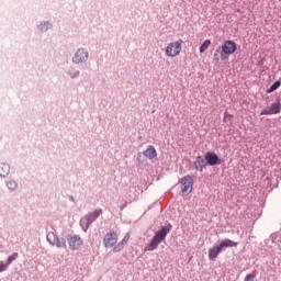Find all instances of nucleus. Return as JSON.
I'll return each instance as SVG.
<instances>
[{
	"mask_svg": "<svg viewBox=\"0 0 281 281\" xmlns=\"http://www.w3.org/2000/svg\"><path fill=\"white\" fill-rule=\"evenodd\" d=\"M117 233L115 232H110L106 233L105 236L103 237V245L108 249L113 247V252L119 254V251H122L124 247L128 244V240H131V234H126L124 238L117 244Z\"/></svg>",
	"mask_w": 281,
	"mask_h": 281,
	"instance_id": "f257e3e1",
	"label": "nucleus"
},
{
	"mask_svg": "<svg viewBox=\"0 0 281 281\" xmlns=\"http://www.w3.org/2000/svg\"><path fill=\"white\" fill-rule=\"evenodd\" d=\"M168 234H170V228L162 227L155 234L150 243L144 248V251H155L161 244V240H166Z\"/></svg>",
	"mask_w": 281,
	"mask_h": 281,
	"instance_id": "f03ea898",
	"label": "nucleus"
},
{
	"mask_svg": "<svg viewBox=\"0 0 281 281\" xmlns=\"http://www.w3.org/2000/svg\"><path fill=\"white\" fill-rule=\"evenodd\" d=\"M221 48V60H227V58L238 49L234 41H225Z\"/></svg>",
	"mask_w": 281,
	"mask_h": 281,
	"instance_id": "7ed1b4c3",
	"label": "nucleus"
},
{
	"mask_svg": "<svg viewBox=\"0 0 281 281\" xmlns=\"http://www.w3.org/2000/svg\"><path fill=\"white\" fill-rule=\"evenodd\" d=\"M183 49V47L181 46V40L180 41H176V42H170L166 49V56H168L169 58H177V56H179L181 54V50Z\"/></svg>",
	"mask_w": 281,
	"mask_h": 281,
	"instance_id": "20e7f679",
	"label": "nucleus"
},
{
	"mask_svg": "<svg viewBox=\"0 0 281 281\" xmlns=\"http://www.w3.org/2000/svg\"><path fill=\"white\" fill-rule=\"evenodd\" d=\"M180 189L182 194H190L192 192V188H194V179H192V176H184L180 179Z\"/></svg>",
	"mask_w": 281,
	"mask_h": 281,
	"instance_id": "39448f33",
	"label": "nucleus"
},
{
	"mask_svg": "<svg viewBox=\"0 0 281 281\" xmlns=\"http://www.w3.org/2000/svg\"><path fill=\"white\" fill-rule=\"evenodd\" d=\"M102 214V210H95L92 213H89L86 217L80 220L81 227H86V229H89V225L95 221Z\"/></svg>",
	"mask_w": 281,
	"mask_h": 281,
	"instance_id": "423d86ee",
	"label": "nucleus"
},
{
	"mask_svg": "<svg viewBox=\"0 0 281 281\" xmlns=\"http://www.w3.org/2000/svg\"><path fill=\"white\" fill-rule=\"evenodd\" d=\"M88 58L89 53L85 50V48H79L75 54V57L72 58V63H76V65H78L80 63H85Z\"/></svg>",
	"mask_w": 281,
	"mask_h": 281,
	"instance_id": "0eeeda50",
	"label": "nucleus"
},
{
	"mask_svg": "<svg viewBox=\"0 0 281 281\" xmlns=\"http://www.w3.org/2000/svg\"><path fill=\"white\" fill-rule=\"evenodd\" d=\"M47 240L50 245H56L58 248L67 247L65 239H58L54 233L47 234Z\"/></svg>",
	"mask_w": 281,
	"mask_h": 281,
	"instance_id": "6e6552de",
	"label": "nucleus"
},
{
	"mask_svg": "<svg viewBox=\"0 0 281 281\" xmlns=\"http://www.w3.org/2000/svg\"><path fill=\"white\" fill-rule=\"evenodd\" d=\"M67 240L70 249L72 250L78 249L82 245V238H80V236H70Z\"/></svg>",
	"mask_w": 281,
	"mask_h": 281,
	"instance_id": "1a4fd4ad",
	"label": "nucleus"
},
{
	"mask_svg": "<svg viewBox=\"0 0 281 281\" xmlns=\"http://www.w3.org/2000/svg\"><path fill=\"white\" fill-rule=\"evenodd\" d=\"M205 159H206L209 166H216V165L221 164L218 156L212 151L206 153Z\"/></svg>",
	"mask_w": 281,
	"mask_h": 281,
	"instance_id": "9d476101",
	"label": "nucleus"
},
{
	"mask_svg": "<svg viewBox=\"0 0 281 281\" xmlns=\"http://www.w3.org/2000/svg\"><path fill=\"white\" fill-rule=\"evenodd\" d=\"M220 249L223 251V249H227V247H238V243L232 240V239H224L217 245Z\"/></svg>",
	"mask_w": 281,
	"mask_h": 281,
	"instance_id": "9b49d317",
	"label": "nucleus"
},
{
	"mask_svg": "<svg viewBox=\"0 0 281 281\" xmlns=\"http://www.w3.org/2000/svg\"><path fill=\"white\" fill-rule=\"evenodd\" d=\"M144 157L147 159H155L157 157V149L154 146L149 145L145 151H143Z\"/></svg>",
	"mask_w": 281,
	"mask_h": 281,
	"instance_id": "f8f14e48",
	"label": "nucleus"
},
{
	"mask_svg": "<svg viewBox=\"0 0 281 281\" xmlns=\"http://www.w3.org/2000/svg\"><path fill=\"white\" fill-rule=\"evenodd\" d=\"M223 250H221L220 246H215L211 249H209V260H216V258H218V255L222 252Z\"/></svg>",
	"mask_w": 281,
	"mask_h": 281,
	"instance_id": "ddd939ff",
	"label": "nucleus"
},
{
	"mask_svg": "<svg viewBox=\"0 0 281 281\" xmlns=\"http://www.w3.org/2000/svg\"><path fill=\"white\" fill-rule=\"evenodd\" d=\"M195 170H203L205 168V160L203 157L198 156L194 162Z\"/></svg>",
	"mask_w": 281,
	"mask_h": 281,
	"instance_id": "4468645a",
	"label": "nucleus"
},
{
	"mask_svg": "<svg viewBox=\"0 0 281 281\" xmlns=\"http://www.w3.org/2000/svg\"><path fill=\"white\" fill-rule=\"evenodd\" d=\"M8 175H10V165L0 164V177H8Z\"/></svg>",
	"mask_w": 281,
	"mask_h": 281,
	"instance_id": "2eb2a0df",
	"label": "nucleus"
},
{
	"mask_svg": "<svg viewBox=\"0 0 281 281\" xmlns=\"http://www.w3.org/2000/svg\"><path fill=\"white\" fill-rule=\"evenodd\" d=\"M268 109L271 115H277V113H280V110H281L280 102L272 103Z\"/></svg>",
	"mask_w": 281,
	"mask_h": 281,
	"instance_id": "dca6fc26",
	"label": "nucleus"
},
{
	"mask_svg": "<svg viewBox=\"0 0 281 281\" xmlns=\"http://www.w3.org/2000/svg\"><path fill=\"white\" fill-rule=\"evenodd\" d=\"M210 45H212V41L205 40L203 44L200 46V54H204V52H207V49L210 48Z\"/></svg>",
	"mask_w": 281,
	"mask_h": 281,
	"instance_id": "f3484780",
	"label": "nucleus"
},
{
	"mask_svg": "<svg viewBox=\"0 0 281 281\" xmlns=\"http://www.w3.org/2000/svg\"><path fill=\"white\" fill-rule=\"evenodd\" d=\"M37 27H38L40 32H47V30H49V27H52V24H49V22H43Z\"/></svg>",
	"mask_w": 281,
	"mask_h": 281,
	"instance_id": "a211bd4d",
	"label": "nucleus"
},
{
	"mask_svg": "<svg viewBox=\"0 0 281 281\" xmlns=\"http://www.w3.org/2000/svg\"><path fill=\"white\" fill-rule=\"evenodd\" d=\"M19 258V252H13L12 256H9V258L7 259V265L9 267V265H12V262H14V260H16Z\"/></svg>",
	"mask_w": 281,
	"mask_h": 281,
	"instance_id": "6ab92c4d",
	"label": "nucleus"
},
{
	"mask_svg": "<svg viewBox=\"0 0 281 281\" xmlns=\"http://www.w3.org/2000/svg\"><path fill=\"white\" fill-rule=\"evenodd\" d=\"M281 82L280 81H276L272 86H270V88L267 90V93H273V91H276L277 89H279Z\"/></svg>",
	"mask_w": 281,
	"mask_h": 281,
	"instance_id": "aec40b11",
	"label": "nucleus"
},
{
	"mask_svg": "<svg viewBox=\"0 0 281 281\" xmlns=\"http://www.w3.org/2000/svg\"><path fill=\"white\" fill-rule=\"evenodd\" d=\"M7 188H9V190H16V182L15 181L7 182Z\"/></svg>",
	"mask_w": 281,
	"mask_h": 281,
	"instance_id": "412c9836",
	"label": "nucleus"
},
{
	"mask_svg": "<svg viewBox=\"0 0 281 281\" xmlns=\"http://www.w3.org/2000/svg\"><path fill=\"white\" fill-rule=\"evenodd\" d=\"M234 115L225 112L224 113V119H223V122H231V120H233Z\"/></svg>",
	"mask_w": 281,
	"mask_h": 281,
	"instance_id": "4be33fe9",
	"label": "nucleus"
},
{
	"mask_svg": "<svg viewBox=\"0 0 281 281\" xmlns=\"http://www.w3.org/2000/svg\"><path fill=\"white\" fill-rule=\"evenodd\" d=\"M7 269H8V263L0 262V273H2V271H5Z\"/></svg>",
	"mask_w": 281,
	"mask_h": 281,
	"instance_id": "5701e85b",
	"label": "nucleus"
},
{
	"mask_svg": "<svg viewBox=\"0 0 281 281\" xmlns=\"http://www.w3.org/2000/svg\"><path fill=\"white\" fill-rule=\"evenodd\" d=\"M260 115H271V111L268 108L267 110H262Z\"/></svg>",
	"mask_w": 281,
	"mask_h": 281,
	"instance_id": "b1692460",
	"label": "nucleus"
},
{
	"mask_svg": "<svg viewBox=\"0 0 281 281\" xmlns=\"http://www.w3.org/2000/svg\"><path fill=\"white\" fill-rule=\"evenodd\" d=\"M245 281H254V276L252 274H247L245 278Z\"/></svg>",
	"mask_w": 281,
	"mask_h": 281,
	"instance_id": "393cba45",
	"label": "nucleus"
}]
</instances>
